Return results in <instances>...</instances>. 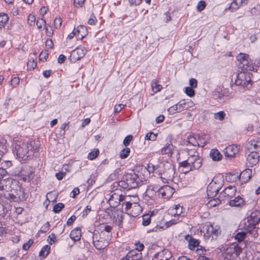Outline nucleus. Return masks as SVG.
Listing matches in <instances>:
<instances>
[{
    "instance_id": "nucleus-7",
    "label": "nucleus",
    "mask_w": 260,
    "mask_h": 260,
    "mask_svg": "<svg viewBox=\"0 0 260 260\" xmlns=\"http://www.w3.org/2000/svg\"><path fill=\"white\" fill-rule=\"evenodd\" d=\"M118 190H116L114 191H111L110 194V198L108 201L111 208H116L120 204V202H122L125 199V197L121 194H119L118 192Z\"/></svg>"
},
{
    "instance_id": "nucleus-12",
    "label": "nucleus",
    "mask_w": 260,
    "mask_h": 260,
    "mask_svg": "<svg viewBox=\"0 0 260 260\" xmlns=\"http://www.w3.org/2000/svg\"><path fill=\"white\" fill-rule=\"evenodd\" d=\"M236 191V187L235 186L230 185L220 192L219 197L220 198H226L230 199L235 196Z\"/></svg>"
},
{
    "instance_id": "nucleus-37",
    "label": "nucleus",
    "mask_w": 260,
    "mask_h": 260,
    "mask_svg": "<svg viewBox=\"0 0 260 260\" xmlns=\"http://www.w3.org/2000/svg\"><path fill=\"white\" fill-rule=\"evenodd\" d=\"M99 154V151L98 149H94L93 151L89 153L88 158L90 160H93Z\"/></svg>"
},
{
    "instance_id": "nucleus-59",
    "label": "nucleus",
    "mask_w": 260,
    "mask_h": 260,
    "mask_svg": "<svg viewBox=\"0 0 260 260\" xmlns=\"http://www.w3.org/2000/svg\"><path fill=\"white\" fill-rule=\"evenodd\" d=\"M45 23L46 21L43 18L38 19L36 22L37 26L39 28H41L42 26L45 24Z\"/></svg>"
},
{
    "instance_id": "nucleus-26",
    "label": "nucleus",
    "mask_w": 260,
    "mask_h": 260,
    "mask_svg": "<svg viewBox=\"0 0 260 260\" xmlns=\"http://www.w3.org/2000/svg\"><path fill=\"white\" fill-rule=\"evenodd\" d=\"M246 237V233L245 232H240L237 233L235 236V239L239 243H241L245 241Z\"/></svg>"
},
{
    "instance_id": "nucleus-8",
    "label": "nucleus",
    "mask_w": 260,
    "mask_h": 260,
    "mask_svg": "<svg viewBox=\"0 0 260 260\" xmlns=\"http://www.w3.org/2000/svg\"><path fill=\"white\" fill-rule=\"evenodd\" d=\"M242 248L238 244L234 243L230 245L225 249L224 253L230 257L236 258L242 252Z\"/></svg>"
},
{
    "instance_id": "nucleus-53",
    "label": "nucleus",
    "mask_w": 260,
    "mask_h": 260,
    "mask_svg": "<svg viewBox=\"0 0 260 260\" xmlns=\"http://www.w3.org/2000/svg\"><path fill=\"white\" fill-rule=\"evenodd\" d=\"M54 26L56 28H59L60 27L62 24V20L61 19L59 18H56L54 21Z\"/></svg>"
},
{
    "instance_id": "nucleus-21",
    "label": "nucleus",
    "mask_w": 260,
    "mask_h": 260,
    "mask_svg": "<svg viewBox=\"0 0 260 260\" xmlns=\"http://www.w3.org/2000/svg\"><path fill=\"white\" fill-rule=\"evenodd\" d=\"M231 207H240L244 205V200L240 196L236 197L233 200H231L229 202Z\"/></svg>"
},
{
    "instance_id": "nucleus-33",
    "label": "nucleus",
    "mask_w": 260,
    "mask_h": 260,
    "mask_svg": "<svg viewBox=\"0 0 260 260\" xmlns=\"http://www.w3.org/2000/svg\"><path fill=\"white\" fill-rule=\"evenodd\" d=\"M131 150L129 148H124L120 152V157L122 159H125L128 157L130 153Z\"/></svg>"
},
{
    "instance_id": "nucleus-60",
    "label": "nucleus",
    "mask_w": 260,
    "mask_h": 260,
    "mask_svg": "<svg viewBox=\"0 0 260 260\" xmlns=\"http://www.w3.org/2000/svg\"><path fill=\"white\" fill-rule=\"evenodd\" d=\"M198 81L195 78H191L189 80V85L190 87L196 88L197 87Z\"/></svg>"
},
{
    "instance_id": "nucleus-31",
    "label": "nucleus",
    "mask_w": 260,
    "mask_h": 260,
    "mask_svg": "<svg viewBox=\"0 0 260 260\" xmlns=\"http://www.w3.org/2000/svg\"><path fill=\"white\" fill-rule=\"evenodd\" d=\"M152 214L150 215L149 214H147L145 215H144L142 217V224L144 226H147L151 222V217L152 216Z\"/></svg>"
},
{
    "instance_id": "nucleus-5",
    "label": "nucleus",
    "mask_w": 260,
    "mask_h": 260,
    "mask_svg": "<svg viewBox=\"0 0 260 260\" xmlns=\"http://www.w3.org/2000/svg\"><path fill=\"white\" fill-rule=\"evenodd\" d=\"M222 183L216 178H214L207 188V195L209 198L215 197L221 189Z\"/></svg>"
},
{
    "instance_id": "nucleus-17",
    "label": "nucleus",
    "mask_w": 260,
    "mask_h": 260,
    "mask_svg": "<svg viewBox=\"0 0 260 260\" xmlns=\"http://www.w3.org/2000/svg\"><path fill=\"white\" fill-rule=\"evenodd\" d=\"M238 152V148L235 145H229L224 149V155L228 157H233Z\"/></svg>"
},
{
    "instance_id": "nucleus-44",
    "label": "nucleus",
    "mask_w": 260,
    "mask_h": 260,
    "mask_svg": "<svg viewBox=\"0 0 260 260\" xmlns=\"http://www.w3.org/2000/svg\"><path fill=\"white\" fill-rule=\"evenodd\" d=\"M37 66V62L34 60H29L27 63L28 69L30 71L34 70L36 68Z\"/></svg>"
},
{
    "instance_id": "nucleus-34",
    "label": "nucleus",
    "mask_w": 260,
    "mask_h": 260,
    "mask_svg": "<svg viewBox=\"0 0 260 260\" xmlns=\"http://www.w3.org/2000/svg\"><path fill=\"white\" fill-rule=\"evenodd\" d=\"M173 147V145L170 144H166L162 149H161V153L165 154H171L172 152V148Z\"/></svg>"
},
{
    "instance_id": "nucleus-30",
    "label": "nucleus",
    "mask_w": 260,
    "mask_h": 260,
    "mask_svg": "<svg viewBox=\"0 0 260 260\" xmlns=\"http://www.w3.org/2000/svg\"><path fill=\"white\" fill-rule=\"evenodd\" d=\"M112 230V227L110 225H106L104 226L103 230L101 231V233H100V235H104L105 232L108 233L107 237L108 239L109 238L111 237V231Z\"/></svg>"
},
{
    "instance_id": "nucleus-50",
    "label": "nucleus",
    "mask_w": 260,
    "mask_h": 260,
    "mask_svg": "<svg viewBox=\"0 0 260 260\" xmlns=\"http://www.w3.org/2000/svg\"><path fill=\"white\" fill-rule=\"evenodd\" d=\"M187 153L188 157L200 156L198 152L195 149H187Z\"/></svg>"
},
{
    "instance_id": "nucleus-56",
    "label": "nucleus",
    "mask_w": 260,
    "mask_h": 260,
    "mask_svg": "<svg viewBox=\"0 0 260 260\" xmlns=\"http://www.w3.org/2000/svg\"><path fill=\"white\" fill-rule=\"evenodd\" d=\"M36 18L34 15H29L28 17L27 22L30 25H34L35 23Z\"/></svg>"
},
{
    "instance_id": "nucleus-40",
    "label": "nucleus",
    "mask_w": 260,
    "mask_h": 260,
    "mask_svg": "<svg viewBox=\"0 0 260 260\" xmlns=\"http://www.w3.org/2000/svg\"><path fill=\"white\" fill-rule=\"evenodd\" d=\"M64 204L61 203L56 204L53 207V211L55 213H58L64 208Z\"/></svg>"
},
{
    "instance_id": "nucleus-9",
    "label": "nucleus",
    "mask_w": 260,
    "mask_h": 260,
    "mask_svg": "<svg viewBox=\"0 0 260 260\" xmlns=\"http://www.w3.org/2000/svg\"><path fill=\"white\" fill-rule=\"evenodd\" d=\"M203 231L205 232L204 236L207 239L211 237V239H213L218 234V229L214 227L210 223L205 224L203 227Z\"/></svg>"
},
{
    "instance_id": "nucleus-63",
    "label": "nucleus",
    "mask_w": 260,
    "mask_h": 260,
    "mask_svg": "<svg viewBox=\"0 0 260 260\" xmlns=\"http://www.w3.org/2000/svg\"><path fill=\"white\" fill-rule=\"evenodd\" d=\"M6 214V208L4 205L0 203V216H5Z\"/></svg>"
},
{
    "instance_id": "nucleus-11",
    "label": "nucleus",
    "mask_w": 260,
    "mask_h": 260,
    "mask_svg": "<svg viewBox=\"0 0 260 260\" xmlns=\"http://www.w3.org/2000/svg\"><path fill=\"white\" fill-rule=\"evenodd\" d=\"M260 223V210H255L252 212L247 217V222L245 223L256 225Z\"/></svg>"
},
{
    "instance_id": "nucleus-47",
    "label": "nucleus",
    "mask_w": 260,
    "mask_h": 260,
    "mask_svg": "<svg viewBox=\"0 0 260 260\" xmlns=\"http://www.w3.org/2000/svg\"><path fill=\"white\" fill-rule=\"evenodd\" d=\"M133 137L132 135H129L125 137L123 140V144L125 146L127 147L129 145L130 142L132 141Z\"/></svg>"
},
{
    "instance_id": "nucleus-43",
    "label": "nucleus",
    "mask_w": 260,
    "mask_h": 260,
    "mask_svg": "<svg viewBox=\"0 0 260 260\" xmlns=\"http://www.w3.org/2000/svg\"><path fill=\"white\" fill-rule=\"evenodd\" d=\"M9 18L7 15L3 14L0 15V23L1 26H5L7 21H8Z\"/></svg>"
},
{
    "instance_id": "nucleus-3",
    "label": "nucleus",
    "mask_w": 260,
    "mask_h": 260,
    "mask_svg": "<svg viewBox=\"0 0 260 260\" xmlns=\"http://www.w3.org/2000/svg\"><path fill=\"white\" fill-rule=\"evenodd\" d=\"M202 158L200 156L188 157L187 160L179 162V167L183 168H189V169L185 172L186 174L200 168L202 165Z\"/></svg>"
},
{
    "instance_id": "nucleus-2",
    "label": "nucleus",
    "mask_w": 260,
    "mask_h": 260,
    "mask_svg": "<svg viewBox=\"0 0 260 260\" xmlns=\"http://www.w3.org/2000/svg\"><path fill=\"white\" fill-rule=\"evenodd\" d=\"M142 179L141 174L132 171L123 176L122 179L118 182V185L123 189L129 190L141 186L142 184Z\"/></svg>"
},
{
    "instance_id": "nucleus-48",
    "label": "nucleus",
    "mask_w": 260,
    "mask_h": 260,
    "mask_svg": "<svg viewBox=\"0 0 260 260\" xmlns=\"http://www.w3.org/2000/svg\"><path fill=\"white\" fill-rule=\"evenodd\" d=\"M245 67V68H243L241 71L244 72H247L248 71H251L254 70L253 66H252V63L249 60V63H246V65Z\"/></svg>"
},
{
    "instance_id": "nucleus-55",
    "label": "nucleus",
    "mask_w": 260,
    "mask_h": 260,
    "mask_svg": "<svg viewBox=\"0 0 260 260\" xmlns=\"http://www.w3.org/2000/svg\"><path fill=\"white\" fill-rule=\"evenodd\" d=\"M19 83V78L18 77H14L11 81V85L13 87H16Z\"/></svg>"
},
{
    "instance_id": "nucleus-16",
    "label": "nucleus",
    "mask_w": 260,
    "mask_h": 260,
    "mask_svg": "<svg viewBox=\"0 0 260 260\" xmlns=\"http://www.w3.org/2000/svg\"><path fill=\"white\" fill-rule=\"evenodd\" d=\"M244 229L246 231L247 233L253 238H257L258 234L257 232L258 229L256 227V225L250 224L249 223H245Z\"/></svg>"
},
{
    "instance_id": "nucleus-42",
    "label": "nucleus",
    "mask_w": 260,
    "mask_h": 260,
    "mask_svg": "<svg viewBox=\"0 0 260 260\" xmlns=\"http://www.w3.org/2000/svg\"><path fill=\"white\" fill-rule=\"evenodd\" d=\"M225 116V113L224 111H219L214 114V118L220 121L223 120Z\"/></svg>"
},
{
    "instance_id": "nucleus-52",
    "label": "nucleus",
    "mask_w": 260,
    "mask_h": 260,
    "mask_svg": "<svg viewBox=\"0 0 260 260\" xmlns=\"http://www.w3.org/2000/svg\"><path fill=\"white\" fill-rule=\"evenodd\" d=\"M48 56V53L47 50L42 51L39 56L40 60L42 61L43 60H46Z\"/></svg>"
},
{
    "instance_id": "nucleus-32",
    "label": "nucleus",
    "mask_w": 260,
    "mask_h": 260,
    "mask_svg": "<svg viewBox=\"0 0 260 260\" xmlns=\"http://www.w3.org/2000/svg\"><path fill=\"white\" fill-rule=\"evenodd\" d=\"M240 6H241L239 5L238 4L236 3V1L234 0L233 2L231 3L229 8L225 9V10L226 11L227 10H229L231 12H233L237 11Z\"/></svg>"
},
{
    "instance_id": "nucleus-13",
    "label": "nucleus",
    "mask_w": 260,
    "mask_h": 260,
    "mask_svg": "<svg viewBox=\"0 0 260 260\" xmlns=\"http://www.w3.org/2000/svg\"><path fill=\"white\" fill-rule=\"evenodd\" d=\"M86 53V50L84 47L77 48L72 52L70 57L74 61L79 60L85 56Z\"/></svg>"
},
{
    "instance_id": "nucleus-10",
    "label": "nucleus",
    "mask_w": 260,
    "mask_h": 260,
    "mask_svg": "<svg viewBox=\"0 0 260 260\" xmlns=\"http://www.w3.org/2000/svg\"><path fill=\"white\" fill-rule=\"evenodd\" d=\"M174 192V189L169 185H165L158 189V193L164 199L171 198Z\"/></svg>"
},
{
    "instance_id": "nucleus-6",
    "label": "nucleus",
    "mask_w": 260,
    "mask_h": 260,
    "mask_svg": "<svg viewBox=\"0 0 260 260\" xmlns=\"http://www.w3.org/2000/svg\"><path fill=\"white\" fill-rule=\"evenodd\" d=\"M92 238V242L96 248L98 250L104 249L107 246V241L106 239L100 237V233L97 231H94L93 233H91Z\"/></svg>"
},
{
    "instance_id": "nucleus-28",
    "label": "nucleus",
    "mask_w": 260,
    "mask_h": 260,
    "mask_svg": "<svg viewBox=\"0 0 260 260\" xmlns=\"http://www.w3.org/2000/svg\"><path fill=\"white\" fill-rule=\"evenodd\" d=\"M241 176L245 180H249L252 176V170L249 169H246L244 170L241 173Z\"/></svg>"
},
{
    "instance_id": "nucleus-1",
    "label": "nucleus",
    "mask_w": 260,
    "mask_h": 260,
    "mask_svg": "<svg viewBox=\"0 0 260 260\" xmlns=\"http://www.w3.org/2000/svg\"><path fill=\"white\" fill-rule=\"evenodd\" d=\"M40 143L39 141H30L29 142H18L16 143L13 153L19 158L26 160L33 157L35 153L39 151Z\"/></svg>"
},
{
    "instance_id": "nucleus-64",
    "label": "nucleus",
    "mask_w": 260,
    "mask_h": 260,
    "mask_svg": "<svg viewBox=\"0 0 260 260\" xmlns=\"http://www.w3.org/2000/svg\"><path fill=\"white\" fill-rule=\"evenodd\" d=\"M91 211V207L89 206H87L83 211L82 217H86Z\"/></svg>"
},
{
    "instance_id": "nucleus-18",
    "label": "nucleus",
    "mask_w": 260,
    "mask_h": 260,
    "mask_svg": "<svg viewBox=\"0 0 260 260\" xmlns=\"http://www.w3.org/2000/svg\"><path fill=\"white\" fill-rule=\"evenodd\" d=\"M185 239L188 242V248L191 250H193L195 248L199 246L200 241L193 238L191 236L187 235L185 236Z\"/></svg>"
},
{
    "instance_id": "nucleus-54",
    "label": "nucleus",
    "mask_w": 260,
    "mask_h": 260,
    "mask_svg": "<svg viewBox=\"0 0 260 260\" xmlns=\"http://www.w3.org/2000/svg\"><path fill=\"white\" fill-rule=\"evenodd\" d=\"M169 113L171 114H173L176 112H179V109L176 106V104L170 107L168 110Z\"/></svg>"
},
{
    "instance_id": "nucleus-15",
    "label": "nucleus",
    "mask_w": 260,
    "mask_h": 260,
    "mask_svg": "<svg viewBox=\"0 0 260 260\" xmlns=\"http://www.w3.org/2000/svg\"><path fill=\"white\" fill-rule=\"evenodd\" d=\"M259 157L260 156L257 152H251L247 157V163H249V166L252 167L257 164L259 161Z\"/></svg>"
},
{
    "instance_id": "nucleus-61",
    "label": "nucleus",
    "mask_w": 260,
    "mask_h": 260,
    "mask_svg": "<svg viewBox=\"0 0 260 260\" xmlns=\"http://www.w3.org/2000/svg\"><path fill=\"white\" fill-rule=\"evenodd\" d=\"M178 222V221L176 219H171V220H170L169 221H167L166 222V228H169V226H170L172 225L175 224L177 223Z\"/></svg>"
},
{
    "instance_id": "nucleus-35",
    "label": "nucleus",
    "mask_w": 260,
    "mask_h": 260,
    "mask_svg": "<svg viewBox=\"0 0 260 260\" xmlns=\"http://www.w3.org/2000/svg\"><path fill=\"white\" fill-rule=\"evenodd\" d=\"M151 86L154 92L160 91L162 88L161 86L157 83L156 80H153L152 81Z\"/></svg>"
},
{
    "instance_id": "nucleus-51",
    "label": "nucleus",
    "mask_w": 260,
    "mask_h": 260,
    "mask_svg": "<svg viewBox=\"0 0 260 260\" xmlns=\"http://www.w3.org/2000/svg\"><path fill=\"white\" fill-rule=\"evenodd\" d=\"M34 241L32 239L29 240L27 242L23 244L22 248L25 250H28L30 246L33 244Z\"/></svg>"
},
{
    "instance_id": "nucleus-27",
    "label": "nucleus",
    "mask_w": 260,
    "mask_h": 260,
    "mask_svg": "<svg viewBox=\"0 0 260 260\" xmlns=\"http://www.w3.org/2000/svg\"><path fill=\"white\" fill-rule=\"evenodd\" d=\"M50 249V246L48 245L44 246L39 252V256L43 258L46 257L49 253Z\"/></svg>"
},
{
    "instance_id": "nucleus-25",
    "label": "nucleus",
    "mask_w": 260,
    "mask_h": 260,
    "mask_svg": "<svg viewBox=\"0 0 260 260\" xmlns=\"http://www.w3.org/2000/svg\"><path fill=\"white\" fill-rule=\"evenodd\" d=\"M34 173L35 172L34 171L30 170L25 174L22 173L20 176L23 181L30 182L34 178Z\"/></svg>"
},
{
    "instance_id": "nucleus-36",
    "label": "nucleus",
    "mask_w": 260,
    "mask_h": 260,
    "mask_svg": "<svg viewBox=\"0 0 260 260\" xmlns=\"http://www.w3.org/2000/svg\"><path fill=\"white\" fill-rule=\"evenodd\" d=\"M123 216V214L120 213L117 214L116 217L115 216H114V221L119 226H120L122 223Z\"/></svg>"
},
{
    "instance_id": "nucleus-45",
    "label": "nucleus",
    "mask_w": 260,
    "mask_h": 260,
    "mask_svg": "<svg viewBox=\"0 0 260 260\" xmlns=\"http://www.w3.org/2000/svg\"><path fill=\"white\" fill-rule=\"evenodd\" d=\"M206 4L205 1H200L197 6V9L198 12H201L203 11L206 7Z\"/></svg>"
},
{
    "instance_id": "nucleus-23",
    "label": "nucleus",
    "mask_w": 260,
    "mask_h": 260,
    "mask_svg": "<svg viewBox=\"0 0 260 260\" xmlns=\"http://www.w3.org/2000/svg\"><path fill=\"white\" fill-rule=\"evenodd\" d=\"M210 156L213 161H219L221 159L222 155L216 149H212L210 152Z\"/></svg>"
},
{
    "instance_id": "nucleus-4",
    "label": "nucleus",
    "mask_w": 260,
    "mask_h": 260,
    "mask_svg": "<svg viewBox=\"0 0 260 260\" xmlns=\"http://www.w3.org/2000/svg\"><path fill=\"white\" fill-rule=\"evenodd\" d=\"M158 175L159 176L161 180L164 183H168L169 181H172L175 170L174 167L170 164L164 165V170L163 171L159 170Z\"/></svg>"
},
{
    "instance_id": "nucleus-62",
    "label": "nucleus",
    "mask_w": 260,
    "mask_h": 260,
    "mask_svg": "<svg viewBox=\"0 0 260 260\" xmlns=\"http://www.w3.org/2000/svg\"><path fill=\"white\" fill-rule=\"evenodd\" d=\"M76 216L72 215L68 219V220L67 222V225L68 226L71 225L73 224V223L74 222V221L76 220Z\"/></svg>"
},
{
    "instance_id": "nucleus-38",
    "label": "nucleus",
    "mask_w": 260,
    "mask_h": 260,
    "mask_svg": "<svg viewBox=\"0 0 260 260\" xmlns=\"http://www.w3.org/2000/svg\"><path fill=\"white\" fill-rule=\"evenodd\" d=\"M250 145L253 147L254 149L260 151V138L257 140H253L250 142Z\"/></svg>"
},
{
    "instance_id": "nucleus-20",
    "label": "nucleus",
    "mask_w": 260,
    "mask_h": 260,
    "mask_svg": "<svg viewBox=\"0 0 260 260\" xmlns=\"http://www.w3.org/2000/svg\"><path fill=\"white\" fill-rule=\"evenodd\" d=\"M158 189H159V188L157 186L149 185L145 192L146 196L150 199L153 200L156 192H158Z\"/></svg>"
},
{
    "instance_id": "nucleus-22",
    "label": "nucleus",
    "mask_w": 260,
    "mask_h": 260,
    "mask_svg": "<svg viewBox=\"0 0 260 260\" xmlns=\"http://www.w3.org/2000/svg\"><path fill=\"white\" fill-rule=\"evenodd\" d=\"M70 238L74 241H77L80 240L81 237V231L80 228H76L73 229L70 235Z\"/></svg>"
},
{
    "instance_id": "nucleus-24",
    "label": "nucleus",
    "mask_w": 260,
    "mask_h": 260,
    "mask_svg": "<svg viewBox=\"0 0 260 260\" xmlns=\"http://www.w3.org/2000/svg\"><path fill=\"white\" fill-rule=\"evenodd\" d=\"M129 260H139L142 258V253L136 250H133L129 251L127 253Z\"/></svg>"
},
{
    "instance_id": "nucleus-46",
    "label": "nucleus",
    "mask_w": 260,
    "mask_h": 260,
    "mask_svg": "<svg viewBox=\"0 0 260 260\" xmlns=\"http://www.w3.org/2000/svg\"><path fill=\"white\" fill-rule=\"evenodd\" d=\"M193 88L190 87H187L185 88V93L190 97H192L194 95L195 91L193 89Z\"/></svg>"
},
{
    "instance_id": "nucleus-19",
    "label": "nucleus",
    "mask_w": 260,
    "mask_h": 260,
    "mask_svg": "<svg viewBox=\"0 0 260 260\" xmlns=\"http://www.w3.org/2000/svg\"><path fill=\"white\" fill-rule=\"evenodd\" d=\"M75 32L77 39L82 40L87 34V28L83 25L78 26L75 28Z\"/></svg>"
},
{
    "instance_id": "nucleus-39",
    "label": "nucleus",
    "mask_w": 260,
    "mask_h": 260,
    "mask_svg": "<svg viewBox=\"0 0 260 260\" xmlns=\"http://www.w3.org/2000/svg\"><path fill=\"white\" fill-rule=\"evenodd\" d=\"M246 59H249V55L246 53H240L237 56V59L239 63L242 62Z\"/></svg>"
},
{
    "instance_id": "nucleus-58",
    "label": "nucleus",
    "mask_w": 260,
    "mask_h": 260,
    "mask_svg": "<svg viewBox=\"0 0 260 260\" xmlns=\"http://www.w3.org/2000/svg\"><path fill=\"white\" fill-rule=\"evenodd\" d=\"M125 107L124 105L118 104L115 106L114 112L115 113L120 112Z\"/></svg>"
},
{
    "instance_id": "nucleus-57",
    "label": "nucleus",
    "mask_w": 260,
    "mask_h": 260,
    "mask_svg": "<svg viewBox=\"0 0 260 260\" xmlns=\"http://www.w3.org/2000/svg\"><path fill=\"white\" fill-rule=\"evenodd\" d=\"M147 169L149 173H151V172L152 173L155 170H156L157 167H156V166H155L153 164H151V163H149L148 164H147Z\"/></svg>"
},
{
    "instance_id": "nucleus-14",
    "label": "nucleus",
    "mask_w": 260,
    "mask_h": 260,
    "mask_svg": "<svg viewBox=\"0 0 260 260\" xmlns=\"http://www.w3.org/2000/svg\"><path fill=\"white\" fill-rule=\"evenodd\" d=\"M250 72L241 71L237 76L235 84L236 85H243L245 80H249Z\"/></svg>"
},
{
    "instance_id": "nucleus-49",
    "label": "nucleus",
    "mask_w": 260,
    "mask_h": 260,
    "mask_svg": "<svg viewBox=\"0 0 260 260\" xmlns=\"http://www.w3.org/2000/svg\"><path fill=\"white\" fill-rule=\"evenodd\" d=\"M49 227H50V224H49V222H47L41 227V229L40 230V232H41L42 233H46L49 230Z\"/></svg>"
},
{
    "instance_id": "nucleus-29",
    "label": "nucleus",
    "mask_w": 260,
    "mask_h": 260,
    "mask_svg": "<svg viewBox=\"0 0 260 260\" xmlns=\"http://www.w3.org/2000/svg\"><path fill=\"white\" fill-rule=\"evenodd\" d=\"M176 106H177L179 109V112L182 111L184 109H187L189 107L187 103L184 100H181L180 102H179L176 104Z\"/></svg>"
},
{
    "instance_id": "nucleus-41",
    "label": "nucleus",
    "mask_w": 260,
    "mask_h": 260,
    "mask_svg": "<svg viewBox=\"0 0 260 260\" xmlns=\"http://www.w3.org/2000/svg\"><path fill=\"white\" fill-rule=\"evenodd\" d=\"M157 135V134H154L153 132H149L146 135L145 139L147 140L154 141L156 139Z\"/></svg>"
}]
</instances>
